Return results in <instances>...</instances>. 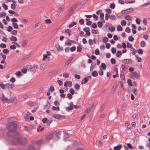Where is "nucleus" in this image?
<instances>
[{
	"instance_id": "obj_1",
	"label": "nucleus",
	"mask_w": 150,
	"mask_h": 150,
	"mask_svg": "<svg viewBox=\"0 0 150 150\" xmlns=\"http://www.w3.org/2000/svg\"><path fill=\"white\" fill-rule=\"evenodd\" d=\"M7 127L9 130L8 134L9 136H11L15 133V131L16 127V125L13 122H9L7 124Z\"/></svg>"
},
{
	"instance_id": "obj_2",
	"label": "nucleus",
	"mask_w": 150,
	"mask_h": 150,
	"mask_svg": "<svg viewBox=\"0 0 150 150\" xmlns=\"http://www.w3.org/2000/svg\"><path fill=\"white\" fill-rule=\"evenodd\" d=\"M14 141H17V143H15L13 142L14 144H23L27 143L28 142L27 139L25 138H21L19 136H18L17 138L14 139Z\"/></svg>"
},
{
	"instance_id": "obj_3",
	"label": "nucleus",
	"mask_w": 150,
	"mask_h": 150,
	"mask_svg": "<svg viewBox=\"0 0 150 150\" xmlns=\"http://www.w3.org/2000/svg\"><path fill=\"white\" fill-rule=\"evenodd\" d=\"M129 77L134 79H139V75L136 72H133L129 74Z\"/></svg>"
},
{
	"instance_id": "obj_4",
	"label": "nucleus",
	"mask_w": 150,
	"mask_h": 150,
	"mask_svg": "<svg viewBox=\"0 0 150 150\" xmlns=\"http://www.w3.org/2000/svg\"><path fill=\"white\" fill-rule=\"evenodd\" d=\"M52 117L56 119L59 120H61L64 118V116L59 114H54L52 115Z\"/></svg>"
},
{
	"instance_id": "obj_5",
	"label": "nucleus",
	"mask_w": 150,
	"mask_h": 150,
	"mask_svg": "<svg viewBox=\"0 0 150 150\" xmlns=\"http://www.w3.org/2000/svg\"><path fill=\"white\" fill-rule=\"evenodd\" d=\"M122 62L125 64H131L132 63V60L130 59H124L122 60Z\"/></svg>"
},
{
	"instance_id": "obj_6",
	"label": "nucleus",
	"mask_w": 150,
	"mask_h": 150,
	"mask_svg": "<svg viewBox=\"0 0 150 150\" xmlns=\"http://www.w3.org/2000/svg\"><path fill=\"white\" fill-rule=\"evenodd\" d=\"M1 100L4 103L9 102V100L5 96L3 93H2V97L1 98Z\"/></svg>"
},
{
	"instance_id": "obj_7",
	"label": "nucleus",
	"mask_w": 150,
	"mask_h": 150,
	"mask_svg": "<svg viewBox=\"0 0 150 150\" xmlns=\"http://www.w3.org/2000/svg\"><path fill=\"white\" fill-rule=\"evenodd\" d=\"M40 24V22L39 20H37L35 21L33 25V28H37Z\"/></svg>"
},
{
	"instance_id": "obj_8",
	"label": "nucleus",
	"mask_w": 150,
	"mask_h": 150,
	"mask_svg": "<svg viewBox=\"0 0 150 150\" xmlns=\"http://www.w3.org/2000/svg\"><path fill=\"white\" fill-rule=\"evenodd\" d=\"M72 85V82L71 81H66L65 82L64 86L65 87L68 86L69 87H71Z\"/></svg>"
},
{
	"instance_id": "obj_9",
	"label": "nucleus",
	"mask_w": 150,
	"mask_h": 150,
	"mask_svg": "<svg viewBox=\"0 0 150 150\" xmlns=\"http://www.w3.org/2000/svg\"><path fill=\"white\" fill-rule=\"evenodd\" d=\"M83 30L86 32V34L87 35L89 36L90 35V33L89 32L90 28H89L87 27L84 28L83 29Z\"/></svg>"
},
{
	"instance_id": "obj_10",
	"label": "nucleus",
	"mask_w": 150,
	"mask_h": 150,
	"mask_svg": "<svg viewBox=\"0 0 150 150\" xmlns=\"http://www.w3.org/2000/svg\"><path fill=\"white\" fill-rule=\"evenodd\" d=\"M126 13H131L133 11V9L132 8H130L125 10Z\"/></svg>"
},
{
	"instance_id": "obj_11",
	"label": "nucleus",
	"mask_w": 150,
	"mask_h": 150,
	"mask_svg": "<svg viewBox=\"0 0 150 150\" xmlns=\"http://www.w3.org/2000/svg\"><path fill=\"white\" fill-rule=\"evenodd\" d=\"M28 43V41L27 40H25L22 42L21 44V46L23 47H26L27 44Z\"/></svg>"
},
{
	"instance_id": "obj_12",
	"label": "nucleus",
	"mask_w": 150,
	"mask_h": 150,
	"mask_svg": "<svg viewBox=\"0 0 150 150\" xmlns=\"http://www.w3.org/2000/svg\"><path fill=\"white\" fill-rule=\"evenodd\" d=\"M10 39L11 41L16 42L17 41V38L14 36H11V37L10 38Z\"/></svg>"
},
{
	"instance_id": "obj_13",
	"label": "nucleus",
	"mask_w": 150,
	"mask_h": 150,
	"mask_svg": "<svg viewBox=\"0 0 150 150\" xmlns=\"http://www.w3.org/2000/svg\"><path fill=\"white\" fill-rule=\"evenodd\" d=\"M57 50L59 52H61L63 50L62 47L60 46L59 45H57Z\"/></svg>"
},
{
	"instance_id": "obj_14",
	"label": "nucleus",
	"mask_w": 150,
	"mask_h": 150,
	"mask_svg": "<svg viewBox=\"0 0 150 150\" xmlns=\"http://www.w3.org/2000/svg\"><path fill=\"white\" fill-rule=\"evenodd\" d=\"M88 81V77L84 78L81 82L82 84H84L86 83Z\"/></svg>"
},
{
	"instance_id": "obj_15",
	"label": "nucleus",
	"mask_w": 150,
	"mask_h": 150,
	"mask_svg": "<svg viewBox=\"0 0 150 150\" xmlns=\"http://www.w3.org/2000/svg\"><path fill=\"white\" fill-rule=\"evenodd\" d=\"M80 86L79 84L76 83L75 84L74 88L76 91H78L80 88Z\"/></svg>"
},
{
	"instance_id": "obj_16",
	"label": "nucleus",
	"mask_w": 150,
	"mask_h": 150,
	"mask_svg": "<svg viewBox=\"0 0 150 150\" xmlns=\"http://www.w3.org/2000/svg\"><path fill=\"white\" fill-rule=\"evenodd\" d=\"M11 102L14 103H16V98H12L11 99L9 100V102Z\"/></svg>"
},
{
	"instance_id": "obj_17",
	"label": "nucleus",
	"mask_w": 150,
	"mask_h": 150,
	"mask_svg": "<svg viewBox=\"0 0 150 150\" xmlns=\"http://www.w3.org/2000/svg\"><path fill=\"white\" fill-rule=\"evenodd\" d=\"M122 147L121 145L119 144L117 146H115L114 147V150H120Z\"/></svg>"
},
{
	"instance_id": "obj_18",
	"label": "nucleus",
	"mask_w": 150,
	"mask_h": 150,
	"mask_svg": "<svg viewBox=\"0 0 150 150\" xmlns=\"http://www.w3.org/2000/svg\"><path fill=\"white\" fill-rule=\"evenodd\" d=\"M136 60L138 62H140L142 61V59L141 58L139 57L137 55H135Z\"/></svg>"
},
{
	"instance_id": "obj_19",
	"label": "nucleus",
	"mask_w": 150,
	"mask_h": 150,
	"mask_svg": "<svg viewBox=\"0 0 150 150\" xmlns=\"http://www.w3.org/2000/svg\"><path fill=\"white\" fill-rule=\"evenodd\" d=\"M45 64H42L40 65V68L42 70H44L45 67Z\"/></svg>"
},
{
	"instance_id": "obj_20",
	"label": "nucleus",
	"mask_w": 150,
	"mask_h": 150,
	"mask_svg": "<svg viewBox=\"0 0 150 150\" xmlns=\"http://www.w3.org/2000/svg\"><path fill=\"white\" fill-rule=\"evenodd\" d=\"M150 4V1H149L148 3H145L144 4L141 5L140 6H141V7H146L147 6H148Z\"/></svg>"
},
{
	"instance_id": "obj_21",
	"label": "nucleus",
	"mask_w": 150,
	"mask_h": 150,
	"mask_svg": "<svg viewBox=\"0 0 150 150\" xmlns=\"http://www.w3.org/2000/svg\"><path fill=\"white\" fill-rule=\"evenodd\" d=\"M92 76L93 77H96L98 76V73L96 71H94L92 73Z\"/></svg>"
},
{
	"instance_id": "obj_22",
	"label": "nucleus",
	"mask_w": 150,
	"mask_h": 150,
	"mask_svg": "<svg viewBox=\"0 0 150 150\" xmlns=\"http://www.w3.org/2000/svg\"><path fill=\"white\" fill-rule=\"evenodd\" d=\"M69 137V135L67 132H64V135L63 136V137L64 139L68 138Z\"/></svg>"
},
{
	"instance_id": "obj_23",
	"label": "nucleus",
	"mask_w": 150,
	"mask_h": 150,
	"mask_svg": "<svg viewBox=\"0 0 150 150\" xmlns=\"http://www.w3.org/2000/svg\"><path fill=\"white\" fill-rule=\"evenodd\" d=\"M117 86V84H115L112 87V88L111 89V91L112 93H114Z\"/></svg>"
},
{
	"instance_id": "obj_24",
	"label": "nucleus",
	"mask_w": 150,
	"mask_h": 150,
	"mask_svg": "<svg viewBox=\"0 0 150 150\" xmlns=\"http://www.w3.org/2000/svg\"><path fill=\"white\" fill-rule=\"evenodd\" d=\"M127 107V105L124 104L122 105L121 107V109L122 111H125L126 110Z\"/></svg>"
},
{
	"instance_id": "obj_25",
	"label": "nucleus",
	"mask_w": 150,
	"mask_h": 150,
	"mask_svg": "<svg viewBox=\"0 0 150 150\" xmlns=\"http://www.w3.org/2000/svg\"><path fill=\"white\" fill-rule=\"evenodd\" d=\"M76 24V23L75 22H72L71 24L69 25V28H71L73 27L74 25Z\"/></svg>"
},
{
	"instance_id": "obj_26",
	"label": "nucleus",
	"mask_w": 150,
	"mask_h": 150,
	"mask_svg": "<svg viewBox=\"0 0 150 150\" xmlns=\"http://www.w3.org/2000/svg\"><path fill=\"white\" fill-rule=\"evenodd\" d=\"M45 22L47 24L52 23L51 20L49 19H46L45 21Z\"/></svg>"
},
{
	"instance_id": "obj_27",
	"label": "nucleus",
	"mask_w": 150,
	"mask_h": 150,
	"mask_svg": "<svg viewBox=\"0 0 150 150\" xmlns=\"http://www.w3.org/2000/svg\"><path fill=\"white\" fill-rule=\"evenodd\" d=\"M12 24L13 28L15 29L18 28V25L16 23H13Z\"/></svg>"
},
{
	"instance_id": "obj_28",
	"label": "nucleus",
	"mask_w": 150,
	"mask_h": 150,
	"mask_svg": "<svg viewBox=\"0 0 150 150\" xmlns=\"http://www.w3.org/2000/svg\"><path fill=\"white\" fill-rule=\"evenodd\" d=\"M125 18L127 20L130 21L132 19V17L130 16L127 15L125 17Z\"/></svg>"
},
{
	"instance_id": "obj_29",
	"label": "nucleus",
	"mask_w": 150,
	"mask_h": 150,
	"mask_svg": "<svg viewBox=\"0 0 150 150\" xmlns=\"http://www.w3.org/2000/svg\"><path fill=\"white\" fill-rule=\"evenodd\" d=\"M50 104L49 103H47L46 105L44 107V109H47L50 108Z\"/></svg>"
},
{
	"instance_id": "obj_30",
	"label": "nucleus",
	"mask_w": 150,
	"mask_h": 150,
	"mask_svg": "<svg viewBox=\"0 0 150 150\" xmlns=\"http://www.w3.org/2000/svg\"><path fill=\"white\" fill-rule=\"evenodd\" d=\"M104 14L103 13H101L100 15V18L102 21H103V22H104V20L103 19L104 18Z\"/></svg>"
},
{
	"instance_id": "obj_31",
	"label": "nucleus",
	"mask_w": 150,
	"mask_h": 150,
	"mask_svg": "<svg viewBox=\"0 0 150 150\" xmlns=\"http://www.w3.org/2000/svg\"><path fill=\"white\" fill-rule=\"evenodd\" d=\"M53 137V134H51L49 135L46 137V139L47 140L51 139Z\"/></svg>"
},
{
	"instance_id": "obj_32",
	"label": "nucleus",
	"mask_w": 150,
	"mask_h": 150,
	"mask_svg": "<svg viewBox=\"0 0 150 150\" xmlns=\"http://www.w3.org/2000/svg\"><path fill=\"white\" fill-rule=\"evenodd\" d=\"M5 85L3 83L0 84V87L2 89H5Z\"/></svg>"
},
{
	"instance_id": "obj_33",
	"label": "nucleus",
	"mask_w": 150,
	"mask_h": 150,
	"mask_svg": "<svg viewBox=\"0 0 150 150\" xmlns=\"http://www.w3.org/2000/svg\"><path fill=\"white\" fill-rule=\"evenodd\" d=\"M122 52L120 51H118L116 53V56L117 57H119L120 56Z\"/></svg>"
},
{
	"instance_id": "obj_34",
	"label": "nucleus",
	"mask_w": 150,
	"mask_h": 150,
	"mask_svg": "<svg viewBox=\"0 0 150 150\" xmlns=\"http://www.w3.org/2000/svg\"><path fill=\"white\" fill-rule=\"evenodd\" d=\"M65 32L67 33L69 36L71 35V31L69 29L65 30Z\"/></svg>"
},
{
	"instance_id": "obj_35",
	"label": "nucleus",
	"mask_w": 150,
	"mask_h": 150,
	"mask_svg": "<svg viewBox=\"0 0 150 150\" xmlns=\"http://www.w3.org/2000/svg\"><path fill=\"white\" fill-rule=\"evenodd\" d=\"M61 133V131H59L56 133V136L58 138H60Z\"/></svg>"
},
{
	"instance_id": "obj_36",
	"label": "nucleus",
	"mask_w": 150,
	"mask_h": 150,
	"mask_svg": "<svg viewBox=\"0 0 150 150\" xmlns=\"http://www.w3.org/2000/svg\"><path fill=\"white\" fill-rule=\"evenodd\" d=\"M126 24V22L125 20H122L121 22V25L123 26H125Z\"/></svg>"
},
{
	"instance_id": "obj_37",
	"label": "nucleus",
	"mask_w": 150,
	"mask_h": 150,
	"mask_svg": "<svg viewBox=\"0 0 150 150\" xmlns=\"http://www.w3.org/2000/svg\"><path fill=\"white\" fill-rule=\"evenodd\" d=\"M54 86H51L50 88L48 89V91H54Z\"/></svg>"
},
{
	"instance_id": "obj_38",
	"label": "nucleus",
	"mask_w": 150,
	"mask_h": 150,
	"mask_svg": "<svg viewBox=\"0 0 150 150\" xmlns=\"http://www.w3.org/2000/svg\"><path fill=\"white\" fill-rule=\"evenodd\" d=\"M52 110H57L58 111L59 110V107H54L53 106L52 107Z\"/></svg>"
},
{
	"instance_id": "obj_39",
	"label": "nucleus",
	"mask_w": 150,
	"mask_h": 150,
	"mask_svg": "<svg viewBox=\"0 0 150 150\" xmlns=\"http://www.w3.org/2000/svg\"><path fill=\"white\" fill-rule=\"evenodd\" d=\"M115 7V4H110V7L112 9H114Z\"/></svg>"
},
{
	"instance_id": "obj_40",
	"label": "nucleus",
	"mask_w": 150,
	"mask_h": 150,
	"mask_svg": "<svg viewBox=\"0 0 150 150\" xmlns=\"http://www.w3.org/2000/svg\"><path fill=\"white\" fill-rule=\"evenodd\" d=\"M108 41V39L107 37H104L103 39V41L104 42H106Z\"/></svg>"
},
{
	"instance_id": "obj_41",
	"label": "nucleus",
	"mask_w": 150,
	"mask_h": 150,
	"mask_svg": "<svg viewBox=\"0 0 150 150\" xmlns=\"http://www.w3.org/2000/svg\"><path fill=\"white\" fill-rule=\"evenodd\" d=\"M16 5L15 4H12L11 5V7L12 9H13L16 8Z\"/></svg>"
},
{
	"instance_id": "obj_42",
	"label": "nucleus",
	"mask_w": 150,
	"mask_h": 150,
	"mask_svg": "<svg viewBox=\"0 0 150 150\" xmlns=\"http://www.w3.org/2000/svg\"><path fill=\"white\" fill-rule=\"evenodd\" d=\"M127 82L129 85L130 86H132V82L131 79H128L127 81Z\"/></svg>"
},
{
	"instance_id": "obj_43",
	"label": "nucleus",
	"mask_w": 150,
	"mask_h": 150,
	"mask_svg": "<svg viewBox=\"0 0 150 150\" xmlns=\"http://www.w3.org/2000/svg\"><path fill=\"white\" fill-rule=\"evenodd\" d=\"M98 26L100 28H101L103 26V23L101 22H98L97 23Z\"/></svg>"
},
{
	"instance_id": "obj_44",
	"label": "nucleus",
	"mask_w": 150,
	"mask_h": 150,
	"mask_svg": "<svg viewBox=\"0 0 150 150\" xmlns=\"http://www.w3.org/2000/svg\"><path fill=\"white\" fill-rule=\"evenodd\" d=\"M6 47V45L4 44L1 43L0 45V47L2 48H5Z\"/></svg>"
},
{
	"instance_id": "obj_45",
	"label": "nucleus",
	"mask_w": 150,
	"mask_h": 150,
	"mask_svg": "<svg viewBox=\"0 0 150 150\" xmlns=\"http://www.w3.org/2000/svg\"><path fill=\"white\" fill-rule=\"evenodd\" d=\"M146 44L145 42L143 41H142L140 43V46L142 47H144Z\"/></svg>"
},
{
	"instance_id": "obj_46",
	"label": "nucleus",
	"mask_w": 150,
	"mask_h": 150,
	"mask_svg": "<svg viewBox=\"0 0 150 150\" xmlns=\"http://www.w3.org/2000/svg\"><path fill=\"white\" fill-rule=\"evenodd\" d=\"M122 28L120 25H119L117 27V29L118 31H121L122 30Z\"/></svg>"
},
{
	"instance_id": "obj_47",
	"label": "nucleus",
	"mask_w": 150,
	"mask_h": 150,
	"mask_svg": "<svg viewBox=\"0 0 150 150\" xmlns=\"http://www.w3.org/2000/svg\"><path fill=\"white\" fill-rule=\"evenodd\" d=\"M127 46L128 48H132V45L131 44L128 42H127Z\"/></svg>"
},
{
	"instance_id": "obj_48",
	"label": "nucleus",
	"mask_w": 150,
	"mask_h": 150,
	"mask_svg": "<svg viewBox=\"0 0 150 150\" xmlns=\"http://www.w3.org/2000/svg\"><path fill=\"white\" fill-rule=\"evenodd\" d=\"M2 6L4 8V9L6 10H7L8 9V6L6 5L5 4H2Z\"/></svg>"
},
{
	"instance_id": "obj_49",
	"label": "nucleus",
	"mask_w": 150,
	"mask_h": 150,
	"mask_svg": "<svg viewBox=\"0 0 150 150\" xmlns=\"http://www.w3.org/2000/svg\"><path fill=\"white\" fill-rule=\"evenodd\" d=\"M6 15V13L5 12H0V17H2L5 16Z\"/></svg>"
},
{
	"instance_id": "obj_50",
	"label": "nucleus",
	"mask_w": 150,
	"mask_h": 150,
	"mask_svg": "<svg viewBox=\"0 0 150 150\" xmlns=\"http://www.w3.org/2000/svg\"><path fill=\"white\" fill-rule=\"evenodd\" d=\"M9 52L8 50L7 49H5L3 50V52L4 54H7Z\"/></svg>"
},
{
	"instance_id": "obj_51",
	"label": "nucleus",
	"mask_w": 150,
	"mask_h": 150,
	"mask_svg": "<svg viewBox=\"0 0 150 150\" xmlns=\"http://www.w3.org/2000/svg\"><path fill=\"white\" fill-rule=\"evenodd\" d=\"M15 74L18 76H20L21 75L22 73L20 71H18L16 72Z\"/></svg>"
},
{
	"instance_id": "obj_52",
	"label": "nucleus",
	"mask_w": 150,
	"mask_h": 150,
	"mask_svg": "<svg viewBox=\"0 0 150 150\" xmlns=\"http://www.w3.org/2000/svg\"><path fill=\"white\" fill-rule=\"evenodd\" d=\"M69 92L72 95H73L74 92V90L73 88H71L69 90Z\"/></svg>"
},
{
	"instance_id": "obj_53",
	"label": "nucleus",
	"mask_w": 150,
	"mask_h": 150,
	"mask_svg": "<svg viewBox=\"0 0 150 150\" xmlns=\"http://www.w3.org/2000/svg\"><path fill=\"white\" fill-rule=\"evenodd\" d=\"M17 33V31L16 30H13L11 32V34L12 35H16Z\"/></svg>"
},
{
	"instance_id": "obj_54",
	"label": "nucleus",
	"mask_w": 150,
	"mask_h": 150,
	"mask_svg": "<svg viewBox=\"0 0 150 150\" xmlns=\"http://www.w3.org/2000/svg\"><path fill=\"white\" fill-rule=\"evenodd\" d=\"M82 48L81 46H78L77 47V51L78 52H80L81 51Z\"/></svg>"
},
{
	"instance_id": "obj_55",
	"label": "nucleus",
	"mask_w": 150,
	"mask_h": 150,
	"mask_svg": "<svg viewBox=\"0 0 150 150\" xmlns=\"http://www.w3.org/2000/svg\"><path fill=\"white\" fill-rule=\"evenodd\" d=\"M67 108L69 110H73V106H70L68 108H67V107L66 108V109L67 110Z\"/></svg>"
},
{
	"instance_id": "obj_56",
	"label": "nucleus",
	"mask_w": 150,
	"mask_h": 150,
	"mask_svg": "<svg viewBox=\"0 0 150 150\" xmlns=\"http://www.w3.org/2000/svg\"><path fill=\"white\" fill-rule=\"evenodd\" d=\"M137 52L139 54H143V50L142 49H139L137 50Z\"/></svg>"
},
{
	"instance_id": "obj_57",
	"label": "nucleus",
	"mask_w": 150,
	"mask_h": 150,
	"mask_svg": "<svg viewBox=\"0 0 150 150\" xmlns=\"http://www.w3.org/2000/svg\"><path fill=\"white\" fill-rule=\"evenodd\" d=\"M13 29V28L11 26H8L7 28V30L8 32H11Z\"/></svg>"
},
{
	"instance_id": "obj_58",
	"label": "nucleus",
	"mask_w": 150,
	"mask_h": 150,
	"mask_svg": "<svg viewBox=\"0 0 150 150\" xmlns=\"http://www.w3.org/2000/svg\"><path fill=\"white\" fill-rule=\"evenodd\" d=\"M111 52L113 54H115L116 52V49L114 48H112L111 49Z\"/></svg>"
},
{
	"instance_id": "obj_59",
	"label": "nucleus",
	"mask_w": 150,
	"mask_h": 150,
	"mask_svg": "<svg viewBox=\"0 0 150 150\" xmlns=\"http://www.w3.org/2000/svg\"><path fill=\"white\" fill-rule=\"evenodd\" d=\"M11 21L13 23H15V22H17L18 21V20L17 19L15 18H13L11 20Z\"/></svg>"
},
{
	"instance_id": "obj_60",
	"label": "nucleus",
	"mask_w": 150,
	"mask_h": 150,
	"mask_svg": "<svg viewBox=\"0 0 150 150\" xmlns=\"http://www.w3.org/2000/svg\"><path fill=\"white\" fill-rule=\"evenodd\" d=\"M134 40V38L132 36H130L128 38V40L130 41H132Z\"/></svg>"
},
{
	"instance_id": "obj_61",
	"label": "nucleus",
	"mask_w": 150,
	"mask_h": 150,
	"mask_svg": "<svg viewBox=\"0 0 150 150\" xmlns=\"http://www.w3.org/2000/svg\"><path fill=\"white\" fill-rule=\"evenodd\" d=\"M109 30L110 31L113 32L115 31V28L113 26H111Z\"/></svg>"
},
{
	"instance_id": "obj_62",
	"label": "nucleus",
	"mask_w": 150,
	"mask_h": 150,
	"mask_svg": "<svg viewBox=\"0 0 150 150\" xmlns=\"http://www.w3.org/2000/svg\"><path fill=\"white\" fill-rule=\"evenodd\" d=\"M10 48L11 49L14 50L16 48V46L15 45H12L10 46Z\"/></svg>"
},
{
	"instance_id": "obj_63",
	"label": "nucleus",
	"mask_w": 150,
	"mask_h": 150,
	"mask_svg": "<svg viewBox=\"0 0 150 150\" xmlns=\"http://www.w3.org/2000/svg\"><path fill=\"white\" fill-rule=\"evenodd\" d=\"M110 18L111 19L113 20L115 19L116 18L115 16L114 15H111L110 16Z\"/></svg>"
},
{
	"instance_id": "obj_64",
	"label": "nucleus",
	"mask_w": 150,
	"mask_h": 150,
	"mask_svg": "<svg viewBox=\"0 0 150 150\" xmlns=\"http://www.w3.org/2000/svg\"><path fill=\"white\" fill-rule=\"evenodd\" d=\"M136 22L138 24H139L140 23V19L139 18L136 19Z\"/></svg>"
}]
</instances>
